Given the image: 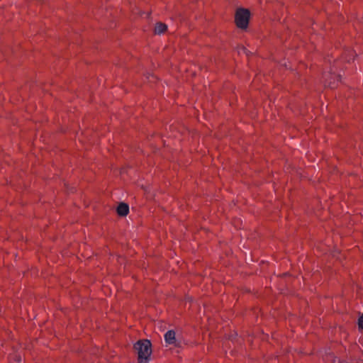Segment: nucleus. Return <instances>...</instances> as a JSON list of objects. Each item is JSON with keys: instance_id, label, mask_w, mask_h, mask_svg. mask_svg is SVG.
Listing matches in <instances>:
<instances>
[{"instance_id": "obj_8", "label": "nucleus", "mask_w": 363, "mask_h": 363, "mask_svg": "<svg viewBox=\"0 0 363 363\" xmlns=\"http://www.w3.org/2000/svg\"><path fill=\"white\" fill-rule=\"evenodd\" d=\"M326 85L330 86V88L333 89L336 86L337 84H335V82L334 81L333 82H326Z\"/></svg>"}, {"instance_id": "obj_3", "label": "nucleus", "mask_w": 363, "mask_h": 363, "mask_svg": "<svg viewBox=\"0 0 363 363\" xmlns=\"http://www.w3.org/2000/svg\"><path fill=\"white\" fill-rule=\"evenodd\" d=\"M164 340L168 345H174L177 346V340H176V333L174 330H168L164 334Z\"/></svg>"}, {"instance_id": "obj_1", "label": "nucleus", "mask_w": 363, "mask_h": 363, "mask_svg": "<svg viewBox=\"0 0 363 363\" xmlns=\"http://www.w3.org/2000/svg\"><path fill=\"white\" fill-rule=\"evenodd\" d=\"M138 354V363H148L152 354V344L148 340H140L134 344Z\"/></svg>"}, {"instance_id": "obj_2", "label": "nucleus", "mask_w": 363, "mask_h": 363, "mask_svg": "<svg viewBox=\"0 0 363 363\" xmlns=\"http://www.w3.org/2000/svg\"><path fill=\"white\" fill-rule=\"evenodd\" d=\"M250 13L248 9H238L235 15V22L236 26L241 29L247 28Z\"/></svg>"}, {"instance_id": "obj_9", "label": "nucleus", "mask_w": 363, "mask_h": 363, "mask_svg": "<svg viewBox=\"0 0 363 363\" xmlns=\"http://www.w3.org/2000/svg\"><path fill=\"white\" fill-rule=\"evenodd\" d=\"M335 78L336 79L337 82H339V76H335Z\"/></svg>"}, {"instance_id": "obj_4", "label": "nucleus", "mask_w": 363, "mask_h": 363, "mask_svg": "<svg viewBox=\"0 0 363 363\" xmlns=\"http://www.w3.org/2000/svg\"><path fill=\"white\" fill-rule=\"evenodd\" d=\"M116 212L120 216H126L129 213V206L125 203H121L116 208Z\"/></svg>"}, {"instance_id": "obj_7", "label": "nucleus", "mask_w": 363, "mask_h": 363, "mask_svg": "<svg viewBox=\"0 0 363 363\" xmlns=\"http://www.w3.org/2000/svg\"><path fill=\"white\" fill-rule=\"evenodd\" d=\"M358 325L359 328L363 329V315L359 318Z\"/></svg>"}, {"instance_id": "obj_5", "label": "nucleus", "mask_w": 363, "mask_h": 363, "mask_svg": "<svg viewBox=\"0 0 363 363\" xmlns=\"http://www.w3.org/2000/svg\"><path fill=\"white\" fill-rule=\"evenodd\" d=\"M167 30V26L162 22H158L155 24L154 33L157 35L164 33Z\"/></svg>"}, {"instance_id": "obj_6", "label": "nucleus", "mask_w": 363, "mask_h": 363, "mask_svg": "<svg viewBox=\"0 0 363 363\" xmlns=\"http://www.w3.org/2000/svg\"><path fill=\"white\" fill-rule=\"evenodd\" d=\"M347 54L350 57L347 59L346 57H345V60H347V62H350V60H353L354 58V51L352 50H347L345 52L344 55H346Z\"/></svg>"}]
</instances>
